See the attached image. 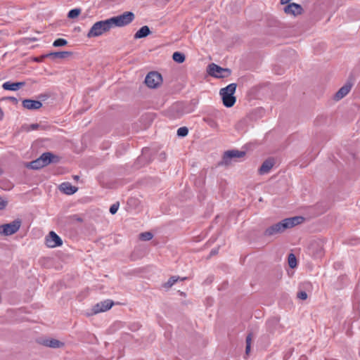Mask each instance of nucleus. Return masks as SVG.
I'll list each match as a JSON object with an SVG mask.
<instances>
[{
    "mask_svg": "<svg viewBox=\"0 0 360 360\" xmlns=\"http://www.w3.org/2000/svg\"><path fill=\"white\" fill-rule=\"evenodd\" d=\"M303 221L304 217H302L286 218L266 229L264 231V235L266 236H271L275 234L281 233L287 229L292 228L296 225L302 224Z\"/></svg>",
    "mask_w": 360,
    "mask_h": 360,
    "instance_id": "f257e3e1",
    "label": "nucleus"
},
{
    "mask_svg": "<svg viewBox=\"0 0 360 360\" xmlns=\"http://www.w3.org/2000/svg\"><path fill=\"white\" fill-rule=\"evenodd\" d=\"M236 84L231 83L225 88L221 89L219 94L221 96L222 102L226 108H231L234 105L236 98L233 96L236 90Z\"/></svg>",
    "mask_w": 360,
    "mask_h": 360,
    "instance_id": "f03ea898",
    "label": "nucleus"
},
{
    "mask_svg": "<svg viewBox=\"0 0 360 360\" xmlns=\"http://www.w3.org/2000/svg\"><path fill=\"white\" fill-rule=\"evenodd\" d=\"M112 28L110 19L95 22L87 33V37L92 38L102 35Z\"/></svg>",
    "mask_w": 360,
    "mask_h": 360,
    "instance_id": "7ed1b4c3",
    "label": "nucleus"
},
{
    "mask_svg": "<svg viewBox=\"0 0 360 360\" xmlns=\"http://www.w3.org/2000/svg\"><path fill=\"white\" fill-rule=\"evenodd\" d=\"M135 16L134 14L131 11H127L122 15L112 17L109 18L112 24V27H123L131 23Z\"/></svg>",
    "mask_w": 360,
    "mask_h": 360,
    "instance_id": "20e7f679",
    "label": "nucleus"
},
{
    "mask_svg": "<svg viewBox=\"0 0 360 360\" xmlns=\"http://www.w3.org/2000/svg\"><path fill=\"white\" fill-rule=\"evenodd\" d=\"M21 221L15 219L11 223L5 224L0 226V235L11 236L15 233L20 228Z\"/></svg>",
    "mask_w": 360,
    "mask_h": 360,
    "instance_id": "39448f33",
    "label": "nucleus"
},
{
    "mask_svg": "<svg viewBox=\"0 0 360 360\" xmlns=\"http://www.w3.org/2000/svg\"><path fill=\"white\" fill-rule=\"evenodd\" d=\"M207 72L211 76L217 78L226 77L231 73L229 69L223 68L214 63L209 65Z\"/></svg>",
    "mask_w": 360,
    "mask_h": 360,
    "instance_id": "423d86ee",
    "label": "nucleus"
},
{
    "mask_svg": "<svg viewBox=\"0 0 360 360\" xmlns=\"http://www.w3.org/2000/svg\"><path fill=\"white\" fill-rule=\"evenodd\" d=\"M162 82V75L157 72H149L145 79L146 84L152 89L157 88Z\"/></svg>",
    "mask_w": 360,
    "mask_h": 360,
    "instance_id": "0eeeda50",
    "label": "nucleus"
},
{
    "mask_svg": "<svg viewBox=\"0 0 360 360\" xmlns=\"http://www.w3.org/2000/svg\"><path fill=\"white\" fill-rule=\"evenodd\" d=\"M245 152L240 151L238 150H227L224 153L222 164L224 165H229L231 160L233 158H240L244 157Z\"/></svg>",
    "mask_w": 360,
    "mask_h": 360,
    "instance_id": "6e6552de",
    "label": "nucleus"
},
{
    "mask_svg": "<svg viewBox=\"0 0 360 360\" xmlns=\"http://www.w3.org/2000/svg\"><path fill=\"white\" fill-rule=\"evenodd\" d=\"M62 244L61 238L54 231H51L46 238V245L49 248H56Z\"/></svg>",
    "mask_w": 360,
    "mask_h": 360,
    "instance_id": "1a4fd4ad",
    "label": "nucleus"
},
{
    "mask_svg": "<svg viewBox=\"0 0 360 360\" xmlns=\"http://www.w3.org/2000/svg\"><path fill=\"white\" fill-rule=\"evenodd\" d=\"M284 12L288 15L297 16L303 13V8L301 5L296 3H290L284 8Z\"/></svg>",
    "mask_w": 360,
    "mask_h": 360,
    "instance_id": "9d476101",
    "label": "nucleus"
},
{
    "mask_svg": "<svg viewBox=\"0 0 360 360\" xmlns=\"http://www.w3.org/2000/svg\"><path fill=\"white\" fill-rule=\"evenodd\" d=\"M353 86V82L352 81H347L335 94L334 99L335 101H340L346 96Z\"/></svg>",
    "mask_w": 360,
    "mask_h": 360,
    "instance_id": "9b49d317",
    "label": "nucleus"
},
{
    "mask_svg": "<svg viewBox=\"0 0 360 360\" xmlns=\"http://www.w3.org/2000/svg\"><path fill=\"white\" fill-rule=\"evenodd\" d=\"M113 304V302L110 300L101 302L93 307L94 314H98L108 311L112 307Z\"/></svg>",
    "mask_w": 360,
    "mask_h": 360,
    "instance_id": "f8f14e48",
    "label": "nucleus"
},
{
    "mask_svg": "<svg viewBox=\"0 0 360 360\" xmlns=\"http://www.w3.org/2000/svg\"><path fill=\"white\" fill-rule=\"evenodd\" d=\"M22 106L28 110H38L42 106V103L39 101L25 99L22 101Z\"/></svg>",
    "mask_w": 360,
    "mask_h": 360,
    "instance_id": "ddd939ff",
    "label": "nucleus"
},
{
    "mask_svg": "<svg viewBox=\"0 0 360 360\" xmlns=\"http://www.w3.org/2000/svg\"><path fill=\"white\" fill-rule=\"evenodd\" d=\"M274 165V160L273 159L266 160L259 167L258 172L259 174L263 175L270 172Z\"/></svg>",
    "mask_w": 360,
    "mask_h": 360,
    "instance_id": "4468645a",
    "label": "nucleus"
},
{
    "mask_svg": "<svg viewBox=\"0 0 360 360\" xmlns=\"http://www.w3.org/2000/svg\"><path fill=\"white\" fill-rule=\"evenodd\" d=\"M59 189L60 191L67 195H72L77 191V188L73 186L69 182L62 183L59 186Z\"/></svg>",
    "mask_w": 360,
    "mask_h": 360,
    "instance_id": "2eb2a0df",
    "label": "nucleus"
},
{
    "mask_svg": "<svg viewBox=\"0 0 360 360\" xmlns=\"http://www.w3.org/2000/svg\"><path fill=\"white\" fill-rule=\"evenodd\" d=\"M25 83L22 82H6L3 84L2 86L5 90L17 91L20 87L25 86Z\"/></svg>",
    "mask_w": 360,
    "mask_h": 360,
    "instance_id": "dca6fc26",
    "label": "nucleus"
},
{
    "mask_svg": "<svg viewBox=\"0 0 360 360\" xmlns=\"http://www.w3.org/2000/svg\"><path fill=\"white\" fill-rule=\"evenodd\" d=\"M42 344L46 347L51 348H60L64 345L62 342L53 338L43 340Z\"/></svg>",
    "mask_w": 360,
    "mask_h": 360,
    "instance_id": "f3484780",
    "label": "nucleus"
},
{
    "mask_svg": "<svg viewBox=\"0 0 360 360\" xmlns=\"http://www.w3.org/2000/svg\"><path fill=\"white\" fill-rule=\"evenodd\" d=\"M150 34V30L147 25L141 27L134 34V39L146 37Z\"/></svg>",
    "mask_w": 360,
    "mask_h": 360,
    "instance_id": "a211bd4d",
    "label": "nucleus"
},
{
    "mask_svg": "<svg viewBox=\"0 0 360 360\" xmlns=\"http://www.w3.org/2000/svg\"><path fill=\"white\" fill-rule=\"evenodd\" d=\"M72 53L69 51H56V52H51L46 54V56L49 58H51L53 59L55 58H65L68 56H71Z\"/></svg>",
    "mask_w": 360,
    "mask_h": 360,
    "instance_id": "6ab92c4d",
    "label": "nucleus"
},
{
    "mask_svg": "<svg viewBox=\"0 0 360 360\" xmlns=\"http://www.w3.org/2000/svg\"><path fill=\"white\" fill-rule=\"evenodd\" d=\"M44 167V166L41 162V160L39 158L36 159L35 160H33V161L29 162L27 165V167H29L32 169H39Z\"/></svg>",
    "mask_w": 360,
    "mask_h": 360,
    "instance_id": "aec40b11",
    "label": "nucleus"
},
{
    "mask_svg": "<svg viewBox=\"0 0 360 360\" xmlns=\"http://www.w3.org/2000/svg\"><path fill=\"white\" fill-rule=\"evenodd\" d=\"M53 158V155L51 153H44L39 157L44 167L52 162Z\"/></svg>",
    "mask_w": 360,
    "mask_h": 360,
    "instance_id": "412c9836",
    "label": "nucleus"
},
{
    "mask_svg": "<svg viewBox=\"0 0 360 360\" xmlns=\"http://www.w3.org/2000/svg\"><path fill=\"white\" fill-rule=\"evenodd\" d=\"M172 58L175 62L181 63L185 60V56L180 52H174L173 53Z\"/></svg>",
    "mask_w": 360,
    "mask_h": 360,
    "instance_id": "4be33fe9",
    "label": "nucleus"
},
{
    "mask_svg": "<svg viewBox=\"0 0 360 360\" xmlns=\"http://www.w3.org/2000/svg\"><path fill=\"white\" fill-rule=\"evenodd\" d=\"M81 9L80 8H74L69 11L68 14V17L69 18H75L79 16V15L81 13Z\"/></svg>",
    "mask_w": 360,
    "mask_h": 360,
    "instance_id": "5701e85b",
    "label": "nucleus"
},
{
    "mask_svg": "<svg viewBox=\"0 0 360 360\" xmlns=\"http://www.w3.org/2000/svg\"><path fill=\"white\" fill-rule=\"evenodd\" d=\"M153 234L150 233V232H143V233H141L139 236V238L141 240H144V241H148V240H150L153 238Z\"/></svg>",
    "mask_w": 360,
    "mask_h": 360,
    "instance_id": "b1692460",
    "label": "nucleus"
},
{
    "mask_svg": "<svg viewBox=\"0 0 360 360\" xmlns=\"http://www.w3.org/2000/svg\"><path fill=\"white\" fill-rule=\"evenodd\" d=\"M67 44H68V41L66 39L59 38V39H56L53 41V46L55 47H58V46H65Z\"/></svg>",
    "mask_w": 360,
    "mask_h": 360,
    "instance_id": "393cba45",
    "label": "nucleus"
},
{
    "mask_svg": "<svg viewBox=\"0 0 360 360\" xmlns=\"http://www.w3.org/2000/svg\"><path fill=\"white\" fill-rule=\"evenodd\" d=\"M288 264L291 268H295L297 265V259L293 254H290L288 256Z\"/></svg>",
    "mask_w": 360,
    "mask_h": 360,
    "instance_id": "a878e982",
    "label": "nucleus"
},
{
    "mask_svg": "<svg viewBox=\"0 0 360 360\" xmlns=\"http://www.w3.org/2000/svg\"><path fill=\"white\" fill-rule=\"evenodd\" d=\"M203 121L206 122L212 128H217L218 127V124L211 118L204 117Z\"/></svg>",
    "mask_w": 360,
    "mask_h": 360,
    "instance_id": "bb28decb",
    "label": "nucleus"
},
{
    "mask_svg": "<svg viewBox=\"0 0 360 360\" xmlns=\"http://www.w3.org/2000/svg\"><path fill=\"white\" fill-rule=\"evenodd\" d=\"M180 278L176 276H172L168 281L165 284V287L170 288L172 287Z\"/></svg>",
    "mask_w": 360,
    "mask_h": 360,
    "instance_id": "cd10ccee",
    "label": "nucleus"
},
{
    "mask_svg": "<svg viewBox=\"0 0 360 360\" xmlns=\"http://www.w3.org/2000/svg\"><path fill=\"white\" fill-rule=\"evenodd\" d=\"M188 129L186 127H180L177 130V135L179 136H181V137L186 136L188 134Z\"/></svg>",
    "mask_w": 360,
    "mask_h": 360,
    "instance_id": "c85d7f7f",
    "label": "nucleus"
},
{
    "mask_svg": "<svg viewBox=\"0 0 360 360\" xmlns=\"http://www.w3.org/2000/svg\"><path fill=\"white\" fill-rule=\"evenodd\" d=\"M39 128V125L38 124H32L30 125H25L23 126V129L27 131H31V130H36Z\"/></svg>",
    "mask_w": 360,
    "mask_h": 360,
    "instance_id": "c756f323",
    "label": "nucleus"
},
{
    "mask_svg": "<svg viewBox=\"0 0 360 360\" xmlns=\"http://www.w3.org/2000/svg\"><path fill=\"white\" fill-rule=\"evenodd\" d=\"M297 298H299L302 300H305L307 298V294L304 291H300V292H297Z\"/></svg>",
    "mask_w": 360,
    "mask_h": 360,
    "instance_id": "7c9ffc66",
    "label": "nucleus"
},
{
    "mask_svg": "<svg viewBox=\"0 0 360 360\" xmlns=\"http://www.w3.org/2000/svg\"><path fill=\"white\" fill-rule=\"evenodd\" d=\"M118 207H119V205L118 204H113L110 206V212L112 214H114L117 212V210H118Z\"/></svg>",
    "mask_w": 360,
    "mask_h": 360,
    "instance_id": "2f4dec72",
    "label": "nucleus"
},
{
    "mask_svg": "<svg viewBox=\"0 0 360 360\" xmlns=\"http://www.w3.org/2000/svg\"><path fill=\"white\" fill-rule=\"evenodd\" d=\"M8 204V202L4 199L0 198V210L4 209Z\"/></svg>",
    "mask_w": 360,
    "mask_h": 360,
    "instance_id": "473e14b6",
    "label": "nucleus"
},
{
    "mask_svg": "<svg viewBox=\"0 0 360 360\" xmlns=\"http://www.w3.org/2000/svg\"><path fill=\"white\" fill-rule=\"evenodd\" d=\"M45 58H49V56H46V54L45 55H42L40 57H37V58H34V60L35 62H37V63H41L43 61V60Z\"/></svg>",
    "mask_w": 360,
    "mask_h": 360,
    "instance_id": "72a5a7b5",
    "label": "nucleus"
},
{
    "mask_svg": "<svg viewBox=\"0 0 360 360\" xmlns=\"http://www.w3.org/2000/svg\"><path fill=\"white\" fill-rule=\"evenodd\" d=\"M246 345H251L252 343V333H249L246 337Z\"/></svg>",
    "mask_w": 360,
    "mask_h": 360,
    "instance_id": "f704fd0d",
    "label": "nucleus"
},
{
    "mask_svg": "<svg viewBox=\"0 0 360 360\" xmlns=\"http://www.w3.org/2000/svg\"><path fill=\"white\" fill-rule=\"evenodd\" d=\"M251 345H246L245 347V354L248 355L250 352Z\"/></svg>",
    "mask_w": 360,
    "mask_h": 360,
    "instance_id": "c9c22d12",
    "label": "nucleus"
},
{
    "mask_svg": "<svg viewBox=\"0 0 360 360\" xmlns=\"http://www.w3.org/2000/svg\"><path fill=\"white\" fill-rule=\"evenodd\" d=\"M356 292H357V293H360V281L359 282V283L357 285Z\"/></svg>",
    "mask_w": 360,
    "mask_h": 360,
    "instance_id": "e433bc0d",
    "label": "nucleus"
},
{
    "mask_svg": "<svg viewBox=\"0 0 360 360\" xmlns=\"http://www.w3.org/2000/svg\"><path fill=\"white\" fill-rule=\"evenodd\" d=\"M217 250H212L211 251V255H215V254H217Z\"/></svg>",
    "mask_w": 360,
    "mask_h": 360,
    "instance_id": "4c0bfd02",
    "label": "nucleus"
},
{
    "mask_svg": "<svg viewBox=\"0 0 360 360\" xmlns=\"http://www.w3.org/2000/svg\"><path fill=\"white\" fill-rule=\"evenodd\" d=\"M74 179H79V176H74Z\"/></svg>",
    "mask_w": 360,
    "mask_h": 360,
    "instance_id": "58836bf2",
    "label": "nucleus"
},
{
    "mask_svg": "<svg viewBox=\"0 0 360 360\" xmlns=\"http://www.w3.org/2000/svg\"><path fill=\"white\" fill-rule=\"evenodd\" d=\"M3 173L2 170L0 169V175H1Z\"/></svg>",
    "mask_w": 360,
    "mask_h": 360,
    "instance_id": "ea45409f",
    "label": "nucleus"
}]
</instances>
